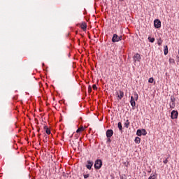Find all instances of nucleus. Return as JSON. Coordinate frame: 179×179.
Listing matches in <instances>:
<instances>
[{
    "label": "nucleus",
    "instance_id": "nucleus-27",
    "mask_svg": "<svg viewBox=\"0 0 179 179\" xmlns=\"http://www.w3.org/2000/svg\"><path fill=\"white\" fill-rule=\"evenodd\" d=\"M88 92L89 93H92V87L90 85L88 87Z\"/></svg>",
    "mask_w": 179,
    "mask_h": 179
},
{
    "label": "nucleus",
    "instance_id": "nucleus-18",
    "mask_svg": "<svg viewBox=\"0 0 179 179\" xmlns=\"http://www.w3.org/2000/svg\"><path fill=\"white\" fill-rule=\"evenodd\" d=\"M136 135L138 136H142V130L138 129L137 131H136Z\"/></svg>",
    "mask_w": 179,
    "mask_h": 179
},
{
    "label": "nucleus",
    "instance_id": "nucleus-30",
    "mask_svg": "<svg viewBox=\"0 0 179 179\" xmlns=\"http://www.w3.org/2000/svg\"><path fill=\"white\" fill-rule=\"evenodd\" d=\"M38 132H40V129H38Z\"/></svg>",
    "mask_w": 179,
    "mask_h": 179
},
{
    "label": "nucleus",
    "instance_id": "nucleus-4",
    "mask_svg": "<svg viewBox=\"0 0 179 179\" xmlns=\"http://www.w3.org/2000/svg\"><path fill=\"white\" fill-rule=\"evenodd\" d=\"M171 117L172 120H177V118H178V111L172 110L171 113Z\"/></svg>",
    "mask_w": 179,
    "mask_h": 179
},
{
    "label": "nucleus",
    "instance_id": "nucleus-3",
    "mask_svg": "<svg viewBox=\"0 0 179 179\" xmlns=\"http://www.w3.org/2000/svg\"><path fill=\"white\" fill-rule=\"evenodd\" d=\"M94 169L96 170H99V169H101V166H103V162L101 159H97L95 161L94 164Z\"/></svg>",
    "mask_w": 179,
    "mask_h": 179
},
{
    "label": "nucleus",
    "instance_id": "nucleus-12",
    "mask_svg": "<svg viewBox=\"0 0 179 179\" xmlns=\"http://www.w3.org/2000/svg\"><path fill=\"white\" fill-rule=\"evenodd\" d=\"M80 28H81L83 30H86V29H87V25L86 24V22H83V23L80 24Z\"/></svg>",
    "mask_w": 179,
    "mask_h": 179
},
{
    "label": "nucleus",
    "instance_id": "nucleus-14",
    "mask_svg": "<svg viewBox=\"0 0 179 179\" xmlns=\"http://www.w3.org/2000/svg\"><path fill=\"white\" fill-rule=\"evenodd\" d=\"M169 54V47L167 45L164 46V55H167Z\"/></svg>",
    "mask_w": 179,
    "mask_h": 179
},
{
    "label": "nucleus",
    "instance_id": "nucleus-24",
    "mask_svg": "<svg viewBox=\"0 0 179 179\" xmlns=\"http://www.w3.org/2000/svg\"><path fill=\"white\" fill-rule=\"evenodd\" d=\"M169 62L170 64H176V61L174 60V59L171 58L169 59Z\"/></svg>",
    "mask_w": 179,
    "mask_h": 179
},
{
    "label": "nucleus",
    "instance_id": "nucleus-20",
    "mask_svg": "<svg viewBox=\"0 0 179 179\" xmlns=\"http://www.w3.org/2000/svg\"><path fill=\"white\" fill-rule=\"evenodd\" d=\"M150 43H155V38L148 37Z\"/></svg>",
    "mask_w": 179,
    "mask_h": 179
},
{
    "label": "nucleus",
    "instance_id": "nucleus-19",
    "mask_svg": "<svg viewBox=\"0 0 179 179\" xmlns=\"http://www.w3.org/2000/svg\"><path fill=\"white\" fill-rule=\"evenodd\" d=\"M148 134V132H146V129H141V135H146Z\"/></svg>",
    "mask_w": 179,
    "mask_h": 179
},
{
    "label": "nucleus",
    "instance_id": "nucleus-31",
    "mask_svg": "<svg viewBox=\"0 0 179 179\" xmlns=\"http://www.w3.org/2000/svg\"><path fill=\"white\" fill-rule=\"evenodd\" d=\"M40 135H41V134H38V136H40Z\"/></svg>",
    "mask_w": 179,
    "mask_h": 179
},
{
    "label": "nucleus",
    "instance_id": "nucleus-29",
    "mask_svg": "<svg viewBox=\"0 0 179 179\" xmlns=\"http://www.w3.org/2000/svg\"><path fill=\"white\" fill-rule=\"evenodd\" d=\"M108 138V141L109 142H111V140L110 139V138Z\"/></svg>",
    "mask_w": 179,
    "mask_h": 179
},
{
    "label": "nucleus",
    "instance_id": "nucleus-25",
    "mask_svg": "<svg viewBox=\"0 0 179 179\" xmlns=\"http://www.w3.org/2000/svg\"><path fill=\"white\" fill-rule=\"evenodd\" d=\"M155 79H153V78H150L148 80L149 83H153Z\"/></svg>",
    "mask_w": 179,
    "mask_h": 179
},
{
    "label": "nucleus",
    "instance_id": "nucleus-26",
    "mask_svg": "<svg viewBox=\"0 0 179 179\" xmlns=\"http://www.w3.org/2000/svg\"><path fill=\"white\" fill-rule=\"evenodd\" d=\"M92 89H94V90H97V85H96V84H94L92 85Z\"/></svg>",
    "mask_w": 179,
    "mask_h": 179
},
{
    "label": "nucleus",
    "instance_id": "nucleus-13",
    "mask_svg": "<svg viewBox=\"0 0 179 179\" xmlns=\"http://www.w3.org/2000/svg\"><path fill=\"white\" fill-rule=\"evenodd\" d=\"M83 131H85V127H83V126H81L77 129L76 132L77 134H79V132H83Z\"/></svg>",
    "mask_w": 179,
    "mask_h": 179
},
{
    "label": "nucleus",
    "instance_id": "nucleus-17",
    "mask_svg": "<svg viewBox=\"0 0 179 179\" xmlns=\"http://www.w3.org/2000/svg\"><path fill=\"white\" fill-rule=\"evenodd\" d=\"M117 127L119 128L120 131H122V124L121 123V122H118Z\"/></svg>",
    "mask_w": 179,
    "mask_h": 179
},
{
    "label": "nucleus",
    "instance_id": "nucleus-5",
    "mask_svg": "<svg viewBox=\"0 0 179 179\" xmlns=\"http://www.w3.org/2000/svg\"><path fill=\"white\" fill-rule=\"evenodd\" d=\"M154 26L155 29H160L162 27V22H160V20H155L154 21Z\"/></svg>",
    "mask_w": 179,
    "mask_h": 179
},
{
    "label": "nucleus",
    "instance_id": "nucleus-23",
    "mask_svg": "<svg viewBox=\"0 0 179 179\" xmlns=\"http://www.w3.org/2000/svg\"><path fill=\"white\" fill-rule=\"evenodd\" d=\"M148 179H156V176L155 174H151Z\"/></svg>",
    "mask_w": 179,
    "mask_h": 179
},
{
    "label": "nucleus",
    "instance_id": "nucleus-21",
    "mask_svg": "<svg viewBox=\"0 0 179 179\" xmlns=\"http://www.w3.org/2000/svg\"><path fill=\"white\" fill-rule=\"evenodd\" d=\"M162 43H163V41L162 40V38H159L157 41L158 45H162Z\"/></svg>",
    "mask_w": 179,
    "mask_h": 179
},
{
    "label": "nucleus",
    "instance_id": "nucleus-6",
    "mask_svg": "<svg viewBox=\"0 0 179 179\" xmlns=\"http://www.w3.org/2000/svg\"><path fill=\"white\" fill-rule=\"evenodd\" d=\"M171 103L169 104L171 108H174L176 107V97L174 96H171Z\"/></svg>",
    "mask_w": 179,
    "mask_h": 179
},
{
    "label": "nucleus",
    "instance_id": "nucleus-9",
    "mask_svg": "<svg viewBox=\"0 0 179 179\" xmlns=\"http://www.w3.org/2000/svg\"><path fill=\"white\" fill-rule=\"evenodd\" d=\"M113 134H114V131H113V129H108L106 131L107 138H111V136H113Z\"/></svg>",
    "mask_w": 179,
    "mask_h": 179
},
{
    "label": "nucleus",
    "instance_id": "nucleus-8",
    "mask_svg": "<svg viewBox=\"0 0 179 179\" xmlns=\"http://www.w3.org/2000/svg\"><path fill=\"white\" fill-rule=\"evenodd\" d=\"M133 58H134V62H136L137 61H138V62H141V59H142V58L141 57V55H139V54H138V53H136V55H134V56L133 57Z\"/></svg>",
    "mask_w": 179,
    "mask_h": 179
},
{
    "label": "nucleus",
    "instance_id": "nucleus-1",
    "mask_svg": "<svg viewBox=\"0 0 179 179\" xmlns=\"http://www.w3.org/2000/svg\"><path fill=\"white\" fill-rule=\"evenodd\" d=\"M139 96L138 95V94L136 92L134 94V96H131V107H135L136 106V103L135 102V101H138Z\"/></svg>",
    "mask_w": 179,
    "mask_h": 179
},
{
    "label": "nucleus",
    "instance_id": "nucleus-16",
    "mask_svg": "<svg viewBox=\"0 0 179 179\" xmlns=\"http://www.w3.org/2000/svg\"><path fill=\"white\" fill-rule=\"evenodd\" d=\"M134 142H135L136 143H138V144L141 143V138H139V137H136V138H135V140H134Z\"/></svg>",
    "mask_w": 179,
    "mask_h": 179
},
{
    "label": "nucleus",
    "instance_id": "nucleus-2",
    "mask_svg": "<svg viewBox=\"0 0 179 179\" xmlns=\"http://www.w3.org/2000/svg\"><path fill=\"white\" fill-rule=\"evenodd\" d=\"M122 40V36H117V34H113L112 38L113 43H118V41H121Z\"/></svg>",
    "mask_w": 179,
    "mask_h": 179
},
{
    "label": "nucleus",
    "instance_id": "nucleus-22",
    "mask_svg": "<svg viewBox=\"0 0 179 179\" xmlns=\"http://www.w3.org/2000/svg\"><path fill=\"white\" fill-rule=\"evenodd\" d=\"M83 177L85 179H87V178H89V177H90V174H89V173L83 174Z\"/></svg>",
    "mask_w": 179,
    "mask_h": 179
},
{
    "label": "nucleus",
    "instance_id": "nucleus-15",
    "mask_svg": "<svg viewBox=\"0 0 179 179\" xmlns=\"http://www.w3.org/2000/svg\"><path fill=\"white\" fill-rule=\"evenodd\" d=\"M129 120H126V122H124V127L125 128H129Z\"/></svg>",
    "mask_w": 179,
    "mask_h": 179
},
{
    "label": "nucleus",
    "instance_id": "nucleus-11",
    "mask_svg": "<svg viewBox=\"0 0 179 179\" xmlns=\"http://www.w3.org/2000/svg\"><path fill=\"white\" fill-rule=\"evenodd\" d=\"M43 128H44V129H45V133L47 134V135L51 134V129H50V128H48V127H47L46 125H45Z\"/></svg>",
    "mask_w": 179,
    "mask_h": 179
},
{
    "label": "nucleus",
    "instance_id": "nucleus-7",
    "mask_svg": "<svg viewBox=\"0 0 179 179\" xmlns=\"http://www.w3.org/2000/svg\"><path fill=\"white\" fill-rule=\"evenodd\" d=\"M116 96L118 101L122 100L124 97V92L119 91V92H116Z\"/></svg>",
    "mask_w": 179,
    "mask_h": 179
},
{
    "label": "nucleus",
    "instance_id": "nucleus-10",
    "mask_svg": "<svg viewBox=\"0 0 179 179\" xmlns=\"http://www.w3.org/2000/svg\"><path fill=\"white\" fill-rule=\"evenodd\" d=\"M87 164L86 165L87 169H88V170H92V167H93V162L87 161Z\"/></svg>",
    "mask_w": 179,
    "mask_h": 179
},
{
    "label": "nucleus",
    "instance_id": "nucleus-32",
    "mask_svg": "<svg viewBox=\"0 0 179 179\" xmlns=\"http://www.w3.org/2000/svg\"><path fill=\"white\" fill-rule=\"evenodd\" d=\"M120 1H124V0H120Z\"/></svg>",
    "mask_w": 179,
    "mask_h": 179
},
{
    "label": "nucleus",
    "instance_id": "nucleus-28",
    "mask_svg": "<svg viewBox=\"0 0 179 179\" xmlns=\"http://www.w3.org/2000/svg\"><path fill=\"white\" fill-rule=\"evenodd\" d=\"M167 163H169V160L167 159H166L164 161V164H167Z\"/></svg>",
    "mask_w": 179,
    "mask_h": 179
}]
</instances>
